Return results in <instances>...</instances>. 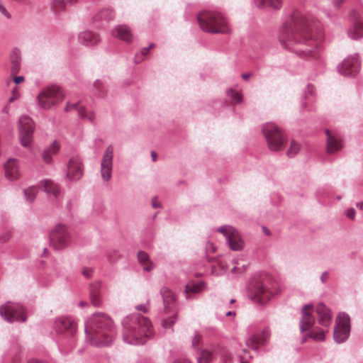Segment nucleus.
<instances>
[{
    "label": "nucleus",
    "mask_w": 363,
    "mask_h": 363,
    "mask_svg": "<svg viewBox=\"0 0 363 363\" xmlns=\"http://www.w3.org/2000/svg\"><path fill=\"white\" fill-rule=\"evenodd\" d=\"M65 1L66 6L74 4L77 0H64Z\"/></svg>",
    "instance_id": "57"
},
{
    "label": "nucleus",
    "mask_w": 363,
    "mask_h": 363,
    "mask_svg": "<svg viewBox=\"0 0 363 363\" xmlns=\"http://www.w3.org/2000/svg\"><path fill=\"white\" fill-rule=\"evenodd\" d=\"M52 6L55 10H62L67 7L64 0H52Z\"/></svg>",
    "instance_id": "39"
},
{
    "label": "nucleus",
    "mask_w": 363,
    "mask_h": 363,
    "mask_svg": "<svg viewBox=\"0 0 363 363\" xmlns=\"http://www.w3.org/2000/svg\"><path fill=\"white\" fill-rule=\"evenodd\" d=\"M101 282L99 281L93 282L90 285V298L91 303L96 307H100L102 305L101 297Z\"/></svg>",
    "instance_id": "26"
},
{
    "label": "nucleus",
    "mask_w": 363,
    "mask_h": 363,
    "mask_svg": "<svg viewBox=\"0 0 363 363\" xmlns=\"http://www.w3.org/2000/svg\"><path fill=\"white\" fill-rule=\"evenodd\" d=\"M84 332L86 341L96 347L108 346L113 338L112 320L102 313H96L86 320Z\"/></svg>",
    "instance_id": "2"
},
{
    "label": "nucleus",
    "mask_w": 363,
    "mask_h": 363,
    "mask_svg": "<svg viewBox=\"0 0 363 363\" xmlns=\"http://www.w3.org/2000/svg\"><path fill=\"white\" fill-rule=\"evenodd\" d=\"M252 76L251 73H245L242 74V77L243 79L247 80Z\"/></svg>",
    "instance_id": "59"
},
{
    "label": "nucleus",
    "mask_w": 363,
    "mask_h": 363,
    "mask_svg": "<svg viewBox=\"0 0 363 363\" xmlns=\"http://www.w3.org/2000/svg\"><path fill=\"white\" fill-rule=\"evenodd\" d=\"M272 293L267 286L261 282L255 284L250 298L256 303L264 305L271 298Z\"/></svg>",
    "instance_id": "16"
},
{
    "label": "nucleus",
    "mask_w": 363,
    "mask_h": 363,
    "mask_svg": "<svg viewBox=\"0 0 363 363\" xmlns=\"http://www.w3.org/2000/svg\"><path fill=\"white\" fill-rule=\"evenodd\" d=\"M78 114H79V116L82 118V119H84L86 118V111H85V108L84 107H80L79 109H78Z\"/></svg>",
    "instance_id": "51"
},
{
    "label": "nucleus",
    "mask_w": 363,
    "mask_h": 363,
    "mask_svg": "<svg viewBox=\"0 0 363 363\" xmlns=\"http://www.w3.org/2000/svg\"><path fill=\"white\" fill-rule=\"evenodd\" d=\"M82 273L86 278H90L91 276L92 270L91 269H83Z\"/></svg>",
    "instance_id": "53"
},
{
    "label": "nucleus",
    "mask_w": 363,
    "mask_h": 363,
    "mask_svg": "<svg viewBox=\"0 0 363 363\" xmlns=\"http://www.w3.org/2000/svg\"><path fill=\"white\" fill-rule=\"evenodd\" d=\"M0 13H1L7 19H10L11 18V15L7 11L1 0H0Z\"/></svg>",
    "instance_id": "44"
},
{
    "label": "nucleus",
    "mask_w": 363,
    "mask_h": 363,
    "mask_svg": "<svg viewBox=\"0 0 363 363\" xmlns=\"http://www.w3.org/2000/svg\"><path fill=\"white\" fill-rule=\"evenodd\" d=\"M328 276V272H324L321 276H320V281L322 283H325V279Z\"/></svg>",
    "instance_id": "58"
},
{
    "label": "nucleus",
    "mask_w": 363,
    "mask_h": 363,
    "mask_svg": "<svg viewBox=\"0 0 363 363\" xmlns=\"http://www.w3.org/2000/svg\"><path fill=\"white\" fill-rule=\"evenodd\" d=\"M114 18V13L111 9H104L101 10L94 16V20L96 21H111Z\"/></svg>",
    "instance_id": "31"
},
{
    "label": "nucleus",
    "mask_w": 363,
    "mask_h": 363,
    "mask_svg": "<svg viewBox=\"0 0 363 363\" xmlns=\"http://www.w3.org/2000/svg\"><path fill=\"white\" fill-rule=\"evenodd\" d=\"M38 189L35 186H30L23 190V193L26 197V201L28 202H33L35 199V196L37 194Z\"/></svg>",
    "instance_id": "33"
},
{
    "label": "nucleus",
    "mask_w": 363,
    "mask_h": 363,
    "mask_svg": "<svg viewBox=\"0 0 363 363\" xmlns=\"http://www.w3.org/2000/svg\"><path fill=\"white\" fill-rule=\"evenodd\" d=\"M271 335L270 330L268 328H265L261 333L254 335L247 338L245 341L247 347L256 352H258V345H265Z\"/></svg>",
    "instance_id": "18"
},
{
    "label": "nucleus",
    "mask_w": 363,
    "mask_h": 363,
    "mask_svg": "<svg viewBox=\"0 0 363 363\" xmlns=\"http://www.w3.org/2000/svg\"><path fill=\"white\" fill-rule=\"evenodd\" d=\"M123 339L130 345H143L145 337L152 335V324L147 318L133 315L123 321Z\"/></svg>",
    "instance_id": "3"
},
{
    "label": "nucleus",
    "mask_w": 363,
    "mask_h": 363,
    "mask_svg": "<svg viewBox=\"0 0 363 363\" xmlns=\"http://www.w3.org/2000/svg\"><path fill=\"white\" fill-rule=\"evenodd\" d=\"M94 118H95V116H94V114L93 113H92L89 116V118H88V119H89V121H91V122H93V121H94Z\"/></svg>",
    "instance_id": "62"
},
{
    "label": "nucleus",
    "mask_w": 363,
    "mask_h": 363,
    "mask_svg": "<svg viewBox=\"0 0 363 363\" xmlns=\"http://www.w3.org/2000/svg\"><path fill=\"white\" fill-rule=\"evenodd\" d=\"M235 230L236 229L231 225H224L218 228L217 231L222 233L227 240L232 234L233 235V233Z\"/></svg>",
    "instance_id": "34"
},
{
    "label": "nucleus",
    "mask_w": 363,
    "mask_h": 363,
    "mask_svg": "<svg viewBox=\"0 0 363 363\" xmlns=\"http://www.w3.org/2000/svg\"><path fill=\"white\" fill-rule=\"evenodd\" d=\"M55 328L57 333L72 337L77 332V323L70 317H61L55 320Z\"/></svg>",
    "instance_id": "15"
},
{
    "label": "nucleus",
    "mask_w": 363,
    "mask_h": 363,
    "mask_svg": "<svg viewBox=\"0 0 363 363\" xmlns=\"http://www.w3.org/2000/svg\"><path fill=\"white\" fill-rule=\"evenodd\" d=\"M312 27L309 26L308 22L303 18H300L294 25V28H291L284 25L281 28L279 40L281 44L286 49H294L295 52H300L308 55L313 56V50L306 48H294V46L306 43L307 46H313L314 40H320L323 35L319 33L314 38L310 33Z\"/></svg>",
    "instance_id": "1"
},
{
    "label": "nucleus",
    "mask_w": 363,
    "mask_h": 363,
    "mask_svg": "<svg viewBox=\"0 0 363 363\" xmlns=\"http://www.w3.org/2000/svg\"><path fill=\"white\" fill-rule=\"evenodd\" d=\"M256 6L259 9H266L269 7V0H254Z\"/></svg>",
    "instance_id": "42"
},
{
    "label": "nucleus",
    "mask_w": 363,
    "mask_h": 363,
    "mask_svg": "<svg viewBox=\"0 0 363 363\" xmlns=\"http://www.w3.org/2000/svg\"><path fill=\"white\" fill-rule=\"evenodd\" d=\"M149 52V49L147 48H143L141 49L140 53H137L135 57V63H139L143 60V57L146 55Z\"/></svg>",
    "instance_id": "40"
},
{
    "label": "nucleus",
    "mask_w": 363,
    "mask_h": 363,
    "mask_svg": "<svg viewBox=\"0 0 363 363\" xmlns=\"http://www.w3.org/2000/svg\"><path fill=\"white\" fill-rule=\"evenodd\" d=\"M282 6L281 0H269V7L274 10H279Z\"/></svg>",
    "instance_id": "41"
},
{
    "label": "nucleus",
    "mask_w": 363,
    "mask_h": 363,
    "mask_svg": "<svg viewBox=\"0 0 363 363\" xmlns=\"http://www.w3.org/2000/svg\"><path fill=\"white\" fill-rule=\"evenodd\" d=\"M262 130L270 150L276 152L283 149L286 140L275 124L266 123L263 125Z\"/></svg>",
    "instance_id": "5"
},
{
    "label": "nucleus",
    "mask_w": 363,
    "mask_h": 363,
    "mask_svg": "<svg viewBox=\"0 0 363 363\" xmlns=\"http://www.w3.org/2000/svg\"><path fill=\"white\" fill-rule=\"evenodd\" d=\"M227 243L230 250L234 251L242 250L244 246V242L241 238L239 232L235 230L231 236L227 240Z\"/></svg>",
    "instance_id": "28"
},
{
    "label": "nucleus",
    "mask_w": 363,
    "mask_h": 363,
    "mask_svg": "<svg viewBox=\"0 0 363 363\" xmlns=\"http://www.w3.org/2000/svg\"><path fill=\"white\" fill-rule=\"evenodd\" d=\"M19 138L23 147H28L33 138L34 126L32 119L28 116H22L18 120Z\"/></svg>",
    "instance_id": "12"
},
{
    "label": "nucleus",
    "mask_w": 363,
    "mask_h": 363,
    "mask_svg": "<svg viewBox=\"0 0 363 363\" xmlns=\"http://www.w3.org/2000/svg\"><path fill=\"white\" fill-rule=\"evenodd\" d=\"M362 27L357 22L354 23V26L352 28L350 29L347 31V34L350 38L352 40H358L363 36V34L361 33Z\"/></svg>",
    "instance_id": "32"
},
{
    "label": "nucleus",
    "mask_w": 363,
    "mask_h": 363,
    "mask_svg": "<svg viewBox=\"0 0 363 363\" xmlns=\"http://www.w3.org/2000/svg\"><path fill=\"white\" fill-rule=\"evenodd\" d=\"M87 305H88V303L86 302V301H81L79 303V306L82 307V308H83V307H84V306H86Z\"/></svg>",
    "instance_id": "63"
},
{
    "label": "nucleus",
    "mask_w": 363,
    "mask_h": 363,
    "mask_svg": "<svg viewBox=\"0 0 363 363\" xmlns=\"http://www.w3.org/2000/svg\"><path fill=\"white\" fill-rule=\"evenodd\" d=\"M326 139V151L328 154H333L340 151L343 147V144L341 138L336 135L333 134L328 129L325 130Z\"/></svg>",
    "instance_id": "19"
},
{
    "label": "nucleus",
    "mask_w": 363,
    "mask_h": 363,
    "mask_svg": "<svg viewBox=\"0 0 363 363\" xmlns=\"http://www.w3.org/2000/svg\"><path fill=\"white\" fill-rule=\"evenodd\" d=\"M201 340V336L198 333H196L194 335V336L192 339V341H191L192 346L194 347H196L199 345Z\"/></svg>",
    "instance_id": "45"
},
{
    "label": "nucleus",
    "mask_w": 363,
    "mask_h": 363,
    "mask_svg": "<svg viewBox=\"0 0 363 363\" xmlns=\"http://www.w3.org/2000/svg\"><path fill=\"white\" fill-rule=\"evenodd\" d=\"M93 86L95 89L96 94L99 96H102L106 88L104 82L100 79H97L94 82Z\"/></svg>",
    "instance_id": "35"
},
{
    "label": "nucleus",
    "mask_w": 363,
    "mask_h": 363,
    "mask_svg": "<svg viewBox=\"0 0 363 363\" xmlns=\"http://www.w3.org/2000/svg\"><path fill=\"white\" fill-rule=\"evenodd\" d=\"M4 170L6 179L11 181L17 179L20 176L18 160L9 158L4 164Z\"/></svg>",
    "instance_id": "21"
},
{
    "label": "nucleus",
    "mask_w": 363,
    "mask_h": 363,
    "mask_svg": "<svg viewBox=\"0 0 363 363\" xmlns=\"http://www.w3.org/2000/svg\"><path fill=\"white\" fill-rule=\"evenodd\" d=\"M357 207H358L360 210L363 209V201L357 203Z\"/></svg>",
    "instance_id": "64"
},
{
    "label": "nucleus",
    "mask_w": 363,
    "mask_h": 363,
    "mask_svg": "<svg viewBox=\"0 0 363 363\" xmlns=\"http://www.w3.org/2000/svg\"><path fill=\"white\" fill-rule=\"evenodd\" d=\"M318 314V323L323 328L318 331L315 330L309 333V336L316 341H322L325 339V334L328 332V328L332 322V313L323 303H319L315 308Z\"/></svg>",
    "instance_id": "6"
},
{
    "label": "nucleus",
    "mask_w": 363,
    "mask_h": 363,
    "mask_svg": "<svg viewBox=\"0 0 363 363\" xmlns=\"http://www.w3.org/2000/svg\"><path fill=\"white\" fill-rule=\"evenodd\" d=\"M151 157H152V160H153L154 162H155V161H156V160H157V153H156L155 152L152 151V152H151Z\"/></svg>",
    "instance_id": "61"
},
{
    "label": "nucleus",
    "mask_w": 363,
    "mask_h": 363,
    "mask_svg": "<svg viewBox=\"0 0 363 363\" xmlns=\"http://www.w3.org/2000/svg\"><path fill=\"white\" fill-rule=\"evenodd\" d=\"M299 150V145L294 142V140H292L291 143L290 147L286 152V155L289 157H293L298 152Z\"/></svg>",
    "instance_id": "37"
},
{
    "label": "nucleus",
    "mask_w": 363,
    "mask_h": 363,
    "mask_svg": "<svg viewBox=\"0 0 363 363\" xmlns=\"http://www.w3.org/2000/svg\"><path fill=\"white\" fill-rule=\"evenodd\" d=\"M79 41L86 46H93L100 42L101 38L98 34L90 30H84L79 34Z\"/></svg>",
    "instance_id": "23"
},
{
    "label": "nucleus",
    "mask_w": 363,
    "mask_h": 363,
    "mask_svg": "<svg viewBox=\"0 0 363 363\" xmlns=\"http://www.w3.org/2000/svg\"><path fill=\"white\" fill-rule=\"evenodd\" d=\"M360 62L358 55L348 56L337 69L339 73L345 76H354L359 70Z\"/></svg>",
    "instance_id": "13"
},
{
    "label": "nucleus",
    "mask_w": 363,
    "mask_h": 363,
    "mask_svg": "<svg viewBox=\"0 0 363 363\" xmlns=\"http://www.w3.org/2000/svg\"><path fill=\"white\" fill-rule=\"evenodd\" d=\"M23 80H24V77L23 76L15 77L13 79V82L16 84L23 82Z\"/></svg>",
    "instance_id": "55"
},
{
    "label": "nucleus",
    "mask_w": 363,
    "mask_h": 363,
    "mask_svg": "<svg viewBox=\"0 0 363 363\" xmlns=\"http://www.w3.org/2000/svg\"><path fill=\"white\" fill-rule=\"evenodd\" d=\"M138 259L140 263H145L148 261V255L147 253L140 251L138 253Z\"/></svg>",
    "instance_id": "43"
},
{
    "label": "nucleus",
    "mask_w": 363,
    "mask_h": 363,
    "mask_svg": "<svg viewBox=\"0 0 363 363\" xmlns=\"http://www.w3.org/2000/svg\"><path fill=\"white\" fill-rule=\"evenodd\" d=\"M205 284L203 281L195 283L193 281L189 282L185 287V294L186 298H189V294L199 293L204 289Z\"/></svg>",
    "instance_id": "30"
},
{
    "label": "nucleus",
    "mask_w": 363,
    "mask_h": 363,
    "mask_svg": "<svg viewBox=\"0 0 363 363\" xmlns=\"http://www.w3.org/2000/svg\"><path fill=\"white\" fill-rule=\"evenodd\" d=\"M38 187L46 192L48 195H53L55 198H57L60 195V189L58 186L49 179L42 181Z\"/></svg>",
    "instance_id": "27"
},
{
    "label": "nucleus",
    "mask_w": 363,
    "mask_h": 363,
    "mask_svg": "<svg viewBox=\"0 0 363 363\" xmlns=\"http://www.w3.org/2000/svg\"><path fill=\"white\" fill-rule=\"evenodd\" d=\"M50 240L57 250L66 247L70 242V235L66 225L62 223L57 224L50 232Z\"/></svg>",
    "instance_id": "10"
},
{
    "label": "nucleus",
    "mask_w": 363,
    "mask_h": 363,
    "mask_svg": "<svg viewBox=\"0 0 363 363\" xmlns=\"http://www.w3.org/2000/svg\"><path fill=\"white\" fill-rule=\"evenodd\" d=\"M153 269V264L152 262H149L148 264H147L146 265H144L143 266V269L145 271H147V272H150V270H152Z\"/></svg>",
    "instance_id": "54"
},
{
    "label": "nucleus",
    "mask_w": 363,
    "mask_h": 363,
    "mask_svg": "<svg viewBox=\"0 0 363 363\" xmlns=\"http://www.w3.org/2000/svg\"><path fill=\"white\" fill-rule=\"evenodd\" d=\"M162 297L164 313L168 314L172 312V315L167 318H163L162 325L164 328H170L177 320V313L174 310L176 297L174 294L167 287H162L160 290Z\"/></svg>",
    "instance_id": "8"
},
{
    "label": "nucleus",
    "mask_w": 363,
    "mask_h": 363,
    "mask_svg": "<svg viewBox=\"0 0 363 363\" xmlns=\"http://www.w3.org/2000/svg\"><path fill=\"white\" fill-rule=\"evenodd\" d=\"M350 333V319L345 313H340L335 320L333 337L336 342L342 343L349 337Z\"/></svg>",
    "instance_id": "11"
},
{
    "label": "nucleus",
    "mask_w": 363,
    "mask_h": 363,
    "mask_svg": "<svg viewBox=\"0 0 363 363\" xmlns=\"http://www.w3.org/2000/svg\"><path fill=\"white\" fill-rule=\"evenodd\" d=\"M218 354L220 355L221 361L223 363H231L232 354L221 347V350H218Z\"/></svg>",
    "instance_id": "36"
},
{
    "label": "nucleus",
    "mask_w": 363,
    "mask_h": 363,
    "mask_svg": "<svg viewBox=\"0 0 363 363\" xmlns=\"http://www.w3.org/2000/svg\"><path fill=\"white\" fill-rule=\"evenodd\" d=\"M78 106V103H73V104H71L69 102H67V104H66V106L65 108V111L66 112H68L71 109H75L77 108Z\"/></svg>",
    "instance_id": "48"
},
{
    "label": "nucleus",
    "mask_w": 363,
    "mask_h": 363,
    "mask_svg": "<svg viewBox=\"0 0 363 363\" xmlns=\"http://www.w3.org/2000/svg\"><path fill=\"white\" fill-rule=\"evenodd\" d=\"M0 315L9 323L26 320L23 307L19 303L10 301L0 307Z\"/></svg>",
    "instance_id": "9"
},
{
    "label": "nucleus",
    "mask_w": 363,
    "mask_h": 363,
    "mask_svg": "<svg viewBox=\"0 0 363 363\" xmlns=\"http://www.w3.org/2000/svg\"><path fill=\"white\" fill-rule=\"evenodd\" d=\"M200 28L204 32L227 34L230 33L225 18L218 12L203 11L198 15Z\"/></svg>",
    "instance_id": "4"
},
{
    "label": "nucleus",
    "mask_w": 363,
    "mask_h": 363,
    "mask_svg": "<svg viewBox=\"0 0 363 363\" xmlns=\"http://www.w3.org/2000/svg\"><path fill=\"white\" fill-rule=\"evenodd\" d=\"M135 308L138 311H141L144 313H146L148 310L147 304H140L135 306Z\"/></svg>",
    "instance_id": "49"
},
{
    "label": "nucleus",
    "mask_w": 363,
    "mask_h": 363,
    "mask_svg": "<svg viewBox=\"0 0 363 363\" xmlns=\"http://www.w3.org/2000/svg\"><path fill=\"white\" fill-rule=\"evenodd\" d=\"M60 149V143L55 140L48 147L45 148L42 152V159L46 164L52 162V157L56 155Z\"/></svg>",
    "instance_id": "25"
},
{
    "label": "nucleus",
    "mask_w": 363,
    "mask_h": 363,
    "mask_svg": "<svg viewBox=\"0 0 363 363\" xmlns=\"http://www.w3.org/2000/svg\"><path fill=\"white\" fill-rule=\"evenodd\" d=\"M345 215L348 218L354 219L355 217V210L353 208H350L346 211Z\"/></svg>",
    "instance_id": "47"
},
{
    "label": "nucleus",
    "mask_w": 363,
    "mask_h": 363,
    "mask_svg": "<svg viewBox=\"0 0 363 363\" xmlns=\"http://www.w3.org/2000/svg\"><path fill=\"white\" fill-rule=\"evenodd\" d=\"M112 35L125 42H130L132 39L130 30L125 26H119L116 27L113 30Z\"/></svg>",
    "instance_id": "29"
},
{
    "label": "nucleus",
    "mask_w": 363,
    "mask_h": 363,
    "mask_svg": "<svg viewBox=\"0 0 363 363\" xmlns=\"http://www.w3.org/2000/svg\"><path fill=\"white\" fill-rule=\"evenodd\" d=\"M173 363H190L188 359H178L175 360Z\"/></svg>",
    "instance_id": "60"
},
{
    "label": "nucleus",
    "mask_w": 363,
    "mask_h": 363,
    "mask_svg": "<svg viewBox=\"0 0 363 363\" xmlns=\"http://www.w3.org/2000/svg\"><path fill=\"white\" fill-rule=\"evenodd\" d=\"M11 235L9 233H6L4 235H1L0 236V242H6L10 239Z\"/></svg>",
    "instance_id": "50"
},
{
    "label": "nucleus",
    "mask_w": 363,
    "mask_h": 363,
    "mask_svg": "<svg viewBox=\"0 0 363 363\" xmlns=\"http://www.w3.org/2000/svg\"><path fill=\"white\" fill-rule=\"evenodd\" d=\"M65 97L62 89L57 86H50L44 89L38 96L39 105L44 109L51 108L60 103Z\"/></svg>",
    "instance_id": "7"
},
{
    "label": "nucleus",
    "mask_w": 363,
    "mask_h": 363,
    "mask_svg": "<svg viewBox=\"0 0 363 363\" xmlns=\"http://www.w3.org/2000/svg\"><path fill=\"white\" fill-rule=\"evenodd\" d=\"M113 148L111 145L106 147L101 162V176L104 181H108L111 177L113 168Z\"/></svg>",
    "instance_id": "14"
},
{
    "label": "nucleus",
    "mask_w": 363,
    "mask_h": 363,
    "mask_svg": "<svg viewBox=\"0 0 363 363\" xmlns=\"http://www.w3.org/2000/svg\"><path fill=\"white\" fill-rule=\"evenodd\" d=\"M83 175L82 160L77 156L72 157L67 164V177L70 181H77Z\"/></svg>",
    "instance_id": "17"
},
{
    "label": "nucleus",
    "mask_w": 363,
    "mask_h": 363,
    "mask_svg": "<svg viewBox=\"0 0 363 363\" xmlns=\"http://www.w3.org/2000/svg\"><path fill=\"white\" fill-rule=\"evenodd\" d=\"M310 304L305 305L301 311V319L300 320V330L301 333L305 332L311 328L315 323V318L311 314L308 309L311 308Z\"/></svg>",
    "instance_id": "22"
},
{
    "label": "nucleus",
    "mask_w": 363,
    "mask_h": 363,
    "mask_svg": "<svg viewBox=\"0 0 363 363\" xmlns=\"http://www.w3.org/2000/svg\"><path fill=\"white\" fill-rule=\"evenodd\" d=\"M344 1L345 0H333V3L336 8H339L343 4Z\"/></svg>",
    "instance_id": "56"
},
{
    "label": "nucleus",
    "mask_w": 363,
    "mask_h": 363,
    "mask_svg": "<svg viewBox=\"0 0 363 363\" xmlns=\"http://www.w3.org/2000/svg\"><path fill=\"white\" fill-rule=\"evenodd\" d=\"M11 72L13 75H16L21 67V52L17 48H13L10 53Z\"/></svg>",
    "instance_id": "24"
},
{
    "label": "nucleus",
    "mask_w": 363,
    "mask_h": 363,
    "mask_svg": "<svg viewBox=\"0 0 363 363\" xmlns=\"http://www.w3.org/2000/svg\"><path fill=\"white\" fill-rule=\"evenodd\" d=\"M221 346L218 344H211L208 347L202 350L199 357L197 358L198 363H209L216 355L218 354V350Z\"/></svg>",
    "instance_id": "20"
},
{
    "label": "nucleus",
    "mask_w": 363,
    "mask_h": 363,
    "mask_svg": "<svg viewBox=\"0 0 363 363\" xmlns=\"http://www.w3.org/2000/svg\"><path fill=\"white\" fill-rule=\"evenodd\" d=\"M228 94L233 99V101L236 104L241 102L242 100V95L240 94H239L238 92H236L233 90H231V89L229 90L228 91Z\"/></svg>",
    "instance_id": "38"
},
{
    "label": "nucleus",
    "mask_w": 363,
    "mask_h": 363,
    "mask_svg": "<svg viewBox=\"0 0 363 363\" xmlns=\"http://www.w3.org/2000/svg\"><path fill=\"white\" fill-rule=\"evenodd\" d=\"M152 206L154 208H160L161 207V204L157 201L156 197H154L152 199Z\"/></svg>",
    "instance_id": "52"
},
{
    "label": "nucleus",
    "mask_w": 363,
    "mask_h": 363,
    "mask_svg": "<svg viewBox=\"0 0 363 363\" xmlns=\"http://www.w3.org/2000/svg\"><path fill=\"white\" fill-rule=\"evenodd\" d=\"M314 87L313 85L308 84L306 87V90L304 93V96L306 99L308 98L310 96H312L313 94Z\"/></svg>",
    "instance_id": "46"
}]
</instances>
